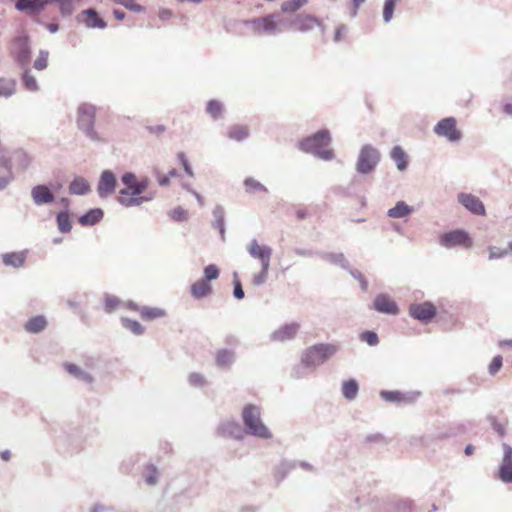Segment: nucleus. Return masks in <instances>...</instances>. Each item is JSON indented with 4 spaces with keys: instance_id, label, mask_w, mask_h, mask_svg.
<instances>
[{
    "instance_id": "f3484780",
    "label": "nucleus",
    "mask_w": 512,
    "mask_h": 512,
    "mask_svg": "<svg viewBox=\"0 0 512 512\" xmlns=\"http://www.w3.org/2000/svg\"><path fill=\"white\" fill-rule=\"evenodd\" d=\"M116 188V177L115 175L106 170L103 171L98 184V191L101 196L111 194Z\"/></svg>"
},
{
    "instance_id": "8fccbe9b",
    "label": "nucleus",
    "mask_w": 512,
    "mask_h": 512,
    "mask_svg": "<svg viewBox=\"0 0 512 512\" xmlns=\"http://www.w3.org/2000/svg\"><path fill=\"white\" fill-rule=\"evenodd\" d=\"M146 482L149 485H154L157 482V470L155 467L150 466L147 468Z\"/></svg>"
},
{
    "instance_id": "bb28decb",
    "label": "nucleus",
    "mask_w": 512,
    "mask_h": 512,
    "mask_svg": "<svg viewBox=\"0 0 512 512\" xmlns=\"http://www.w3.org/2000/svg\"><path fill=\"white\" fill-rule=\"evenodd\" d=\"M358 383L354 379L347 380L342 384L343 396L348 400H353L358 394Z\"/></svg>"
},
{
    "instance_id": "2eb2a0df",
    "label": "nucleus",
    "mask_w": 512,
    "mask_h": 512,
    "mask_svg": "<svg viewBox=\"0 0 512 512\" xmlns=\"http://www.w3.org/2000/svg\"><path fill=\"white\" fill-rule=\"evenodd\" d=\"M375 310L381 313L396 315L399 312L396 302L386 294L378 295L373 303Z\"/></svg>"
},
{
    "instance_id": "5701e85b",
    "label": "nucleus",
    "mask_w": 512,
    "mask_h": 512,
    "mask_svg": "<svg viewBox=\"0 0 512 512\" xmlns=\"http://www.w3.org/2000/svg\"><path fill=\"white\" fill-rule=\"evenodd\" d=\"M139 314L143 320L151 321L166 316L164 309L159 307H143L139 310Z\"/></svg>"
},
{
    "instance_id": "0e129e2a",
    "label": "nucleus",
    "mask_w": 512,
    "mask_h": 512,
    "mask_svg": "<svg viewBox=\"0 0 512 512\" xmlns=\"http://www.w3.org/2000/svg\"><path fill=\"white\" fill-rule=\"evenodd\" d=\"M114 15L118 20H123L125 17V14L119 10H115Z\"/></svg>"
},
{
    "instance_id": "2f4dec72",
    "label": "nucleus",
    "mask_w": 512,
    "mask_h": 512,
    "mask_svg": "<svg viewBox=\"0 0 512 512\" xmlns=\"http://www.w3.org/2000/svg\"><path fill=\"white\" fill-rule=\"evenodd\" d=\"M244 185H245L246 191L249 193H257V192L266 193L267 192V189L260 182L255 180L254 178H247L244 182Z\"/></svg>"
},
{
    "instance_id": "a19ab883",
    "label": "nucleus",
    "mask_w": 512,
    "mask_h": 512,
    "mask_svg": "<svg viewBox=\"0 0 512 512\" xmlns=\"http://www.w3.org/2000/svg\"><path fill=\"white\" fill-rule=\"evenodd\" d=\"M79 222L82 225H94L96 223V211L90 210L87 214L80 217Z\"/></svg>"
},
{
    "instance_id": "7ed1b4c3",
    "label": "nucleus",
    "mask_w": 512,
    "mask_h": 512,
    "mask_svg": "<svg viewBox=\"0 0 512 512\" xmlns=\"http://www.w3.org/2000/svg\"><path fill=\"white\" fill-rule=\"evenodd\" d=\"M338 348L333 344H317L305 350L302 363L305 366H318L332 357Z\"/></svg>"
},
{
    "instance_id": "20e7f679",
    "label": "nucleus",
    "mask_w": 512,
    "mask_h": 512,
    "mask_svg": "<svg viewBox=\"0 0 512 512\" xmlns=\"http://www.w3.org/2000/svg\"><path fill=\"white\" fill-rule=\"evenodd\" d=\"M243 421L249 432L262 438H270L271 433L260 419L259 408L254 405H247L243 409Z\"/></svg>"
},
{
    "instance_id": "6e6552de",
    "label": "nucleus",
    "mask_w": 512,
    "mask_h": 512,
    "mask_svg": "<svg viewBox=\"0 0 512 512\" xmlns=\"http://www.w3.org/2000/svg\"><path fill=\"white\" fill-rule=\"evenodd\" d=\"M434 132L441 137L447 138L451 142L461 139V131L457 128V121L453 117H447L440 120L434 127Z\"/></svg>"
},
{
    "instance_id": "7c9ffc66",
    "label": "nucleus",
    "mask_w": 512,
    "mask_h": 512,
    "mask_svg": "<svg viewBox=\"0 0 512 512\" xmlns=\"http://www.w3.org/2000/svg\"><path fill=\"white\" fill-rule=\"evenodd\" d=\"M233 361V353L229 350H219L216 353V362L218 366L226 367Z\"/></svg>"
},
{
    "instance_id": "c9c22d12",
    "label": "nucleus",
    "mask_w": 512,
    "mask_h": 512,
    "mask_svg": "<svg viewBox=\"0 0 512 512\" xmlns=\"http://www.w3.org/2000/svg\"><path fill=\"white\" fill-rule=\"evenodd\" d=\"M220 271L218 267L214 264H210L204 269V277L203 280H206L210 283L211 280H215L219 277Z\"/></svg>"
},
{
    "instance_id": "e433bc0d",
    "label": "nucleus",
    "mask_w": 512,
    "mask_h": 512,
    "mask_svg": "<svg viewBox=\"0 0 512 512\" xmlns=\"http://www.w3.org/2000/svg\"><path fill=\"white\" fill-rule=\"evenodd\" d=\"M48 51H40L38 57L34 61V68L37 70H44L48 66Z\"/></svg>"
},
{
    "instance_id": "49530a36",
    "label": "nucleus",
    "mask_w": 512,
    "mask_h": 512,
    "mask_svg": "<svg viewBox=\"0 0 512 512\" xmlns=\"http://www.w3.org/2000/svg\"><path fill=\"white\" fill-rule=\"evenodd\" d=\"M189 382L193 386H203L206 383L205 377L199 373H192Z\"/></svg>"
},
{
    "instance_id": "e2e57ef3",
    "label": "nucleus",
    "mask_w": 512,
    "mask_h": 512,
    "mask_svg": "<svg viewBox=\"0 0 512 512\" xmlns=\"http://www.w3.org/2000/svg\"><path fill=\"white\" fill-rule=\"evenodd\" d=\"M0 457L4 460V461H8L10 459V452L9 451H3L0 453Z\"/></svg>"
},
{
    "instance_id": "37998d69",
    "label": "nucleus",
    "mask_w": 512,
    "mask_h": 512,
    "mask_svg": "<svg viewBox=\"0 0 512 512\" xmlns=\"http://www.w3.org/2000/svg\"><path fill=\"white\" fill-rule=\"evenodd\" d=\"M105 310L112 312L119 306V300L114 296H106L104 299Z\"/></svg>"
},
{
    "instance_id": "4c0bfd02",
    "label": "nucleus",
    "mask_w": 512,
    "mask_h": 512,
    "mask_svg": "<svg viewBox=\"0 0 512 512\" xmlns=\"http://www.w3.org/2000/svg\"><path fill=\"white\" fill-rule=\"evenodd\" d=\"M398 0H385L383 17L386 22L390 21L393 16L394 8Z\"/></svg>"
},
{
    "instance_id": "f704fd0d",
    "label": "nucleus",
    "mask_w": 512,
    "mask_h": 512,
    "mask_svg": "<svg viewBox=\"0 0 512 512\" xmlns=\"http://www.w3.org/2000/svg\"><path fill=\"white\" fill-rule=\"evenodd\" d=\"M57 222L61 232L65 233L71 230L69 215L66 212H61L58 214Z\"/></svg>"
},
{
    "instance_id": "1a4fd4ad",
    "label": "nucleus",
    "mask_w": 512,
    "mask_h": 512,
    "mask_svg": "<svg viewBox=\"0 0 512 512\" xmlns=\"http://www.w3.org/2000/svg\"><path fill=\"white\" fill-rule=\"evenodd\" d=\"M30 164V158L26 152L17 150L13 152L9 157L0 158V166L5 168L10 174L11 169L14 167L18 170H25Z\"/></svg>"
},
{
    "instance_id": "393cba45",
    "label": "nucleus",
    "mask_w": 512,
    "mask_h": 512,
    "mask_svg": "<svg viewBox=\"0 0 512 512\" xmlns=\"http://www.w3.org/2000/svg\"><path fill=\"white\" fill-rule=\"evenodd\" d=\"M228 137L235 141H242L249 135V129L245 125L236 124L228 129Z\"/></svg>"
},
{
    "instance_id": "f8f14e48",
    "label": "nucleus",
    "mask_w": 512,
    "mask_h": 512,
    "mask_svg": "<svg viewBox=\"0 0 512 512\" xmlns=\"http://www.w3.org/2000/svg\"><path fill=\"white\" fill-rule=\"evenodd\" d=\"M253 28V31L256 33H267L272 34L275 33L278 27V23L276 21V15L270 14L265 17L255 18L247 22Z\"/></svg>"
},
{
    "instance_id": "a211bd4d",
    "label": "nucleus",
    "mask_w": 512,
    "mask_h": 512,
    "mask_svg": "<svg viewBox=\"0 0 512 512\" xmlns=\"http://www.w3.org/2000/svg\"><path fill=\"white\" fill-rule=\"evenodd\" d=\"M32 198L37 205L51 203L54 195L45 185H37L31 191Z\"/></svg>"
},
{
    "instance_id": "72a5a7b5",
    "label": "nucleus",
    "mask_w": 512,
    "mask_h": 512,
    "mask_svg": "<svg viewBox=\"0 0 512 512\" xmlns=\"http://www.w3.org/2000/svg\"><path fill=\"white\" fill-rule=\"evenodd\" d=\"M23 83L25 85V88L30 91H37L38 90V83L35 79V77L31 74L29 70H26L23 73Z\"/></svg>"
},
{
    "instance_id": "a18cd8bd",
    "label": "nucleus",
    "mask_w": 512,
    "mask_h": 512,
    "mask_svg": "<svg viewBox=\"0 0 512 512\" xmlns=\"http://www.w3.org/2000/svg\"><path fill=\"white\" fill-rule=\"evenodd\" d=\"M381 396L387 401H400L402 400V394L397 391H382Z\"/></svg>"
},
{
    "instance_id": "cd10ccee",
    "label": "nucleus",
    "mask_w": 512,
    "mask_h": 512,
    "mask_svg": "<svg viewBox=\"0 0 512 512\" xmlns=\"http://www.w3.org/2000/svg\"><path fill=\"white\" fill-rule=\"evenodd\" d=\"M412 212V209L403 201H399L395 207L388 211V215L392 218H402Z\"/></svg>"
},
{
    "instance_id": "58836bf2",
    "label": "nucleus",
    "mask_w": 512,
    "mask_h": 512,
    "mask_svg": "<svg viewBox=\"0 0 512 512\" xmlns=\"http://www.w3.org/2000/svg\"><path fill=\"white\" fill-rule=\"evenodd\" d=\"M123 323H124V326L127 329H129L130 331H132L134 334L140 335L144 331V328L142 327V325L135 320L125 319V320H123Z\"/></svg>"
},
{
    "instance_id": "79ce46f5",
    "label": "nucleus",
    "mask_w": 512,
    "mask_h": 512,
    "mask_svg": "<svg viewBox=\"0 0 512 512\" xmlns=\"http://www.w3.org/2000/svg\"><path fill=\"white\" fill-rule=\"evenodd\" d=\"M361 340L367 342L369 345L374 346L378 344V336L375 332L366 331L361 334Z\"/></svg>"
},
{
    "instance_id": "ddd939ff",
    "label": "nucleus",
    "mask_w": 512,
    "mask_h": 512,
    "mask_svg": "<svg viewBox=\"0 0 512 512\" xmlns=\"http://www.w3.org/2000/svg\"><path fill=\"white\" fill-rule=\"evenodd\" d=\"M458 201L467 210H469L471 213H473L475 215L484 216L486 213L485 207H484V204L482 203V201L478 197H476L472 194L460 193L458 195Z\"/></svg>"
},
{
    "instance_id": "09e8293b",
    "label": "nucleus",
    "mask_w": 512,
    "mask_h": 512,
    "mask_svg": "<svg viewBox=\"0 0 512 512\" xmlns=\"http://www.w3.org/2000/svg\"><path fill=\"white\" fill-rule=\"evenodd\" d=\"M89 16L88 19H82V21L87 22V25L90 27L96 26V12L92 9L85 11L82 13V17Z\"/></svg>"
},
{
    "instance_id": "6e6d98bb",
    "label": "nucleus",
    "mask_w": 512,
    "mask_h": 512,
    "mask_svg": "<svg viewBox=\"0 0 512 512\" xmlns=\"http://www.w3.org/2000/svg\"><path fill=\"white\" fill-rule=\"evenodd\" d=\"M179 158L181 160V163L183 165V168L185 170V172L189 175V176H192L193 175V172H192V169L188 163V160L186 159L185 155L183 153H180L179 154Z\"/></svg>"
},
{
    "instance_id": "338daca9",
    "label": "nucleus",
    "mask_w": 512,
    "mask_h": 512,
    "mask_svg": "<svg viewBox=\"0 0 512 512\" xmlns=\"http://www.w3.org/2000/svg\"><path fill=\"white\" fill-rule=\"evenodd\" d=\"M499 346H501V347H503V346H510V347H512V339L511 340L500 341L499 342Z\"/></svg>"
},
{
    "instance_id": "c03bdc74",
    "label": "nucleus",
    "mask_w": 512,
    "mask_h": 512,
    "mask_svg": "<svg viewBox=\"0 0 512 512\" xmlns=\"http://www.w3.org/2000/svg\"><path fill=\"white\" fill-rule=\"evenodd\" d=\"M502 367V357L500 355L495 356L489 364V373L495 375Z\"/></svg>"
},
{
    "instance_id": "0eeeda50",
    "label": "nucleus",
    "mask_w": 512,
    "mask_h": 512,
    "mask_svg": "<svg viewBox=\"0 0 512 512\" xmlns=\"http://www.w3.org/2000/svg\"><path fill=\"white\" fill-rule=\"evenodd\" d=\"M379 160V151L371 145H365L362 147L357 160V171L369 173L375 168Z\"/></svg>"
},
{
    "instance_id": "680f3d73",
    "label": "nucleus",
    "mask_w": 512,
    "mask_h": 512,
    "mask_svg": "<svg viewBox=\"0 0 512 512\" xmlns=\"http://www.w3.org/2000/svg\"><path fill=\"white\" fill-rule=\"evenodd\" d=\"M10 180V176L0 177V189L4 188Z\"/></svg>"
},
{
    "instance_id": "a878e982",
    "label": "nucleus",
    "mask_w": 512,
    "mask_h": 512,
    "mask_svg": "<svg viewBox=\"0 0 512 512\" xmlns=\"http://www.w3.org/2000/svg\"><path fill=\"white\" fill-rule=\"evenodd\" d=\"M89 190L90 186L88 182L82 177L75 178L69 186V191L71 194L82 195L87 193Z\"/></svg>"
},
{
    "instance_id": "dca6fc26",
    "label": "nucleus",
    "mask_w": 512,
    "mask_h": 512,
    "mask_svg": "<svg viewBox=\"0 0 512 512\" xmlns=\"http://www.w3.org/2000/svg\"><path fill=\"white\" fill-rule=\"evenodd\" d=\"M95 112L93 106L83 105L78 111V125L81 129L90 133L94 126Z\"/></svg>"
},
{
    "instance_id": "3c124183",
    "label": "nucleus",
    "mask_w": 512,
    "mask_h": 512,
    "mask_svg": "<svg viewBox=\"0 0 512 512\" xmlns=\"http://www.w3.org/2000/svg\"><path fill=\"white\" fill-rule=\"evenodd\" d=\"M65 369L72 375L76 377H80L86 379L85 374L80 370V368L75 364H65Z\"/></svg>"
},
{
    "instance_id": "b1692460",
    "label": "nucleus",
    "mask_w": 512,
    "mask_h": 512,
    "mask_svg": "<svg viewBox=\"0 0 512 512\" xmlns=\"http://www.w3.org/2000/svg\"><path fill=\"white\" fill-rule=\"evenodd\" d=\"M2 259L5 265L18 268L24 265L26 256L23 252H13L3 255Z\"/></svg>"
},
{
    "instance_id": "f03ea898",
    "label": "nucleus",
    "mask_w": 512,
    "mask_h": 512,
    "mask_svg": "<svg viewBox=\"0 0 512 512\" xmlns=\"http://www.w3.org/2000/svg\"><path fill=\"white\" fill-rule=\"evenodd\" d=\"M331 143L330 133L326 129L316 132L314 135L305 138L299 144L300 149L315 154L316 156L324 159L331 160L334 157L332 149H329Z\"/></svg>"
},
{
    "instance_id": "052dcab7",
    "label": "nucleus",
    "mask_w": 512,
    "mask_h": 512,
    "mask_svg": "<svg viewBox=\"0 0 512 512\" xmlns=\"http://www.w3.org/2000/svg\"><path fill=\"white\" fill-rule=\"evenodd\" d=\"M307 215V212L305 209H298L296 211V217L297 219L301 220V219H304Z\"/></svg>"
},
{
    "instance_id": "9b49d317",
    "label": "nucleus",
    "mask_w": 512,
    "mask_h": 512,
    "mask_svg": "<svg viewBox=\"0 0 512 512\" xmlns=\"http://www.w3.org/2000/svg\"><path fill=\"white\" fill-rule=\"evenodd\" d=\"M291 25L300 32H309L315 28H320L324 32V26L317 17L310 14L297 15Z\"/></svg>"
},
{
    "instance_id": "412c9836",
    "label": "nucleus",
    "mask_w": 512,
    "mask_h": 512,
    "mask_svg": "<svg viewBox=\"0 0 512 512\" xmlns=\"http://www.w3.org/2000/svg\"><path fill=\"white\" fill-rule=\"evenodd\" d=\"M391 158L397 165V168L401 171L405 170L408 166V156L406 152L400 146H395L390 153Z\"/></svg>"
},
{
    "instance_id": "13d9d810",
    "label": "nucleus",
    "mask_w": 512,
    "mask_h": 512,
    "mask_svg": "<svg viewBox=\"0 0 512 512\" xmlns=\"http://www.w3.org/2000/svg\"><path fill=\"white\" fill-rule=\"evenodd\" d=\"M366 0H352L353 8H354V14L357 13L360 6L365 2Z\"/></svg>"
},
{
    "instance_id": "473e14b6",
    "label": "nucleus",
    "mask_w": 512,
    "mask_h": 512,
    "mask_svg": "<svg viewBox=\"0 0 512 512\" xmlns=\"http://www.w3.org/2000/svg\"><path fill=\"white\" fill-rule=\"evenodd\" d=\"M208 114L211 115L214 119H217L221 116L223 106L222 104L217 100H210L207 104L206 108Z\"/></svg>"
},
{
    "instance_id": "ea45409f",
    "label": "nucleus",
    "mask_w": 512,
    "mask_h": 512,
    "mask_svg": "<svg viewBox=\"0 0 512 512\" xmlns=\"http://www.w3.org/2000/svg\"><path fill=\"white\" fill-rule=\"evenodd\" d=\"M116 3L123 5L125 8L134 11L141 12L143 7L139 4H136L134 0H114Z\"/></svg>"
},
{
    "instance_id": "6ab92c4d",
    "label": "nucleus",
    "mask_w": 512,
    "mask_h": 512,
    "mask_svg": "<svg viewBox=\"0 0 512 512\" xmlns=\"http://www.w3.org/2000/svg\"><path fill=\"white\" fill-rule=\"evenodd\" d=\"M190 292L194 298L200 299L212 293V285L206 280L199 279L191 285Z\"/></svg>"
},
{
    "instance_id": "4d7b16f0",
    "label": "nucleus",
    "mask_w": 512,
    "mask_h": 512,
    "mask_svg": "<svg viewBox=\"0 0 512 512\" xmlns=\"http://www.w3.org/2000/svg\"><path fill=\"white\" fill-rule=\"evenodd\" d=\"M172 217L177 221H182L186 219V212L182 208L174 209L172 212Z\"/></svg>"
},
{
    "instance_id": "423d86ee",
    "label": "nucleus",
    "mask_w": 512,
    "mask_h": 512,
    "mask_svg": "<svg viewBox=\"0 0 512 512\" xmlns=\"http://www.w3.org/2000/svg\"><path fill=\"white\" fill-rule=\"evenodd\" d=\"M439 242L446 248L462 247L470 249L473 246V240L470 235L461 229L442 234L439 238Z\"/></svg>"
},
{
    "instance_id": "864d4df0",
    "label": "nucleus",
    "mask_w": 512,
    "mask_h": 512,
    "mask_svg": "<svg viewBox=\"0 0 512 512\" xmlns=\"http://www.w3.org/2000/svg\"><path fill=\"white\" fill-rule=\"evenodd\" d=\"M56 3L59 4V8L63 14H70L72 11V4L68 0H56Z\"/></svg>"
},
{
    "instance_id": "774afa93",
    "label": "nucleus",
    "mask_w": 512,
    "mask_h": 512,
    "mask_svg": "<svg viewBox=\"0 0 512 512\" xmlns=\"http://www.w3.org/2000/svg\"><path fill=\"white\" fill-rule=\"evenodd\" d=\"M474 451V447L472 445H468L465 449L466 455H472Z\"/></svg>"
},
{
    "instance_id": "c85d7f7f",
    "label": "nucleus",
    "mask_w": 512,
    "mask_h": 512,
    "mask_svg": "<svg viewBox=\"0 0 512 512\" xmlns=\"http://www.w3.org/2000/svg\"><path fill=\"white\" fill-rule=\"evenodd\" d=\"M308 3V0H288L282 3L281 10L284 13H295Z\"/></svg>"
},
{
    "instance_id": "c756f323",
    "label": "nucleus",
    "mask_w": 512,
    "mask_h": 512,
    "mask_svg": "<svg viewBox=\"0 0 512 512\" xmlns=\"http://www.w3.org/2000/svg\"><path fill=\"white\" fill-rule=\"evenodd\" d=\"M15 92V82L10 79L0 78V96L9 97Z\"/></svg>"
},
{
    "instance_id": "bf43d9fd",
    "label": "nucleus",
    "mask_w": 512,
    "mask_h": 512,
    "mask_svg": "<svg viewBox=\"0 0 512 512\" xmlns=\"http://www.w3.org/2000/svg\"><path fill=\"white\" fill-rule=\"evenodd\" d=\"M344 31H345V28H344V27H339V28H337V30H336V32H335V37H334V39H335L336 41L340 40V39H341V37H342V35H343V33H344Z\"/></svg>"
},
{
    "instance_id": "de8ad7c7",
    "label": "nucleus",
    "mask_w": 512,
    "mask_h": 512,
    "mask_svg": "<svg viewBox=\"0 0 512 512\" xmlns=\"http://www.w3.org/2000/svg\"><path fill=\"white\" fill-rule=\"evenodd\" d=\"M30 59V50L27 47H24L17 55V61L21 65L28 64Z\"/></svg>"
},
{
    "instance_id": "4468645a",
    "label": "nucleus",
    "mask_w": 512,
    "mask_h": 512,
    "mask_svg": "<svg viewBox=\"0 0 512 512\" xmlns=\"http://www.w3.org/2000/svg\"><path fill=\"white\" fill-rule=\"evenodd\" d=\"M504 456L499 468V478L506 483H512V448L503 445Z\"/></svg>"
},
{
    "instance_id": "4be33fe9",
    "label": "nucleus",
    "mask_w": 512,
    "mask_h": 512,
    "mask_svg": "<svg viewBox=\"0 0 512 512\" xmlns=\"http://www.w3.org/2000/svg\"><path fill=\"white\" fill-rule=\"evenodd\" d=\"M47 321L44 316L38 315L29 319L25 324V330L30 333H39L45 329Z\"/></svg>"
},
{
    "instance_id": "5fc2aeb1",
    "label": "nucleus",
    "mask_w": 512,
    "mask_h": 512,
    "mask_svg": "<svg viewBox=\"0 0 512 512\" xmlns=\"http://www.w3.org/2000/svg\"><path fill=\"white\" fill-rule=\"evenodd\" d=\"M506 254H507V250H501V249L496 248V247H492L489 250V258L490 259L501 258V257H503Z\"/></svg>"
},
{
    "instance_id": "39448f33",
    "label": "nucleus",
    "mask_w": 512,
    "mask_h": 512,
    "mask_svg": "<svg viewBox=\"0 0 512 512\" xmlns=\"http://www.w3.org/2000/svg\"><path fill=\"white\" fill-rule=\"evenodd\" d=\"M249 254L261 262V272L255 277V284H261L265 281L270 266L272 250L268 246L260 245L256 240L251 241L248 246Z\"/></svg>"
},
{
    "instance_id": "aec40b11",
    "label": "nucleus",
    "mask_w": 512,
    "mask_h": 512,
    "mask_svg": "<svg viewBox=\"0 0 512 512\" xmlns=\"http://www.w3.org/2000/svg\"><path fill=\"white\" fill-rule=\"evenodd\" d=\"M299 325L296 323L287 324L277 331L274 332L273 338L278 341H285L288 339L293 338L297 331H298Z\"/></svg>"
},
{
    "instance_id": "9d476101",
    "label": "nucleus",
    "mask_w": 512,
    "mask_h": 512,
    "mask_svg": "<svg viewBox=\"0 0 512 512\" xmlns=\"http://www.w3.org/2000/svg\"><path fill=\"white\" fill-rule=\"evenodd\" d=\"M409 314L423 323L431 321L437 314V309L431 302L414 303L409 307Z\"/></svg>"
},
{
    "instance_id": "603ef678",
    "label": "nucleus",
    "mask_w": 512,
    "mask_h": 512,
    "mask_svg": "<svg viewBox=\"0 0 512 512\" xmlns=\"http://www.w3.org/2000/svg\"><path fill=\"white\" fill-rule=\"evenodd\" d=\"M234 296L237 299H242L244 297V291L242 289L241 282L237 278V275H234Z\"/></svg>"
},
{
    "instance_id": "69168bd1",
    "label": "nucleus",
    "mask_w": 512,
    "mask_h": 512,
    "mask_svg": "<svg viewBox=\"0 0 512 512\" xmlns=\"http://www.w3.org/2000/svg\"><path fill=\"white\" fill-rule=\"evenodd\" d=\"M47 28L51 33H55L58 30V25L51 23L47 26Z\"/></svg>"
},
{
    "instance_id": "f257e3e1",
    "label": "nucleus",
    "mask_w": 512,
    "mask_h": 512,
    "mask_svg": "<svg viewBox=\"0 0 512 512\" xmlns=\"http://www.w3.org/2000/svg\"><path fill=\"white\" fill-rule=\"evenodd\" d=\"M122 187L119 190L118 201L124 206H139L152 199L146 196L145 191L149 185L147 178H138L133 173H125L122 178Z\"/></svg>"
}]
</instances>
